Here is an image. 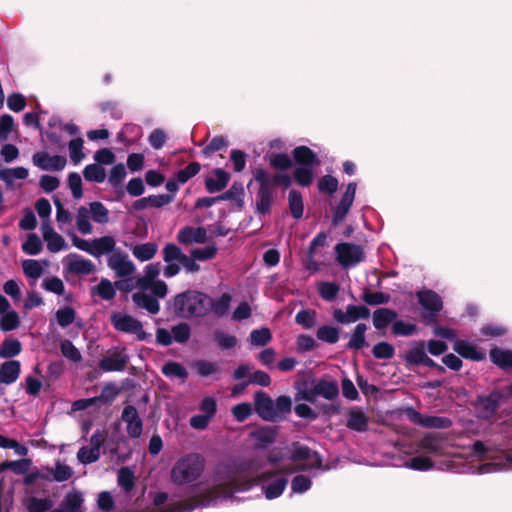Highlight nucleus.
I'll use <instances>...</instances> for the list:
<instances>
[{"label":"nucleus","mask_w":512,"mask_h":512,"mask_svg":"<svg viewBox=\"0 0 512 512\" xmlns=\"http://www.w3.org/2000/svg\"><path fill=\"white\" fill-rule=\"evenodd\" d=\"M296 471L293 466L282 467L279 470L265 471L254 478L241 479L237 475H230L229 478L220 482L200 494L194 495L178 504V512H191L198 507H207L219 498H229L235 492L247 491L254 485L265 482L279 473L292 474Z\"/></svg>","instance_id":"nucleus-1"},{"label":"nucleus","mask_w":512,"mask_h":512,"mask_svg":"<svg viewBox=\"0 0 512 512\" xmlns=\"http://www.w3.org/2000/svg\"><path fill=\"white\" fill-rule=\"evenodd\" d=\"M210 296L204 292L187 289L176 294L166 303L171 313L184 320L202 319L208 316Z\"/></svg>","instance_id":"nucleus-2"},{"label":"nucleus","mask_w":512,"mask_h":512,"mask_svg":"<svg viewBox=\"0 0 512 512\" xmlns=\"http://www.w3.org/2000/svg\"><path fill=\"white\" fill-rule=\"evenodd\" d=\"M291 155L297 164L293 170V180L301 187H309L314 181V169L321 164L317 153L308 146L300 145L292 150Z\"/></svg>","instance_id":"nucleus-3"},{"label":"nucleus","mask_w":512,"mask_h":512,"mask_svg":"<svg viewBox=\"0 0 512 512\" xmlns=\"http://www.w3.org/2000/svg\"><path fill=\"white\" fill-rule=\"evenodd\" d=\"M205 469L203 457L198 453H189L173 465L170 478L175 485H184L197 480Z\"/></svg>","instance_id":"nucleus-4"},{"label":"nucleus","mask_w":512,"mask_h":512,"mask_svg":"<svg viewBox=\"0 0 512 512\" xmlns=\"http://www.w3.org/2000/svg\"><path fill=\"white\" fill-rule=\"evenodd\" d=\"M295 401H307L315 404L317 397L321 396L326 400L332 401L339 395V387L336 381H330L325 378L319 379L311 387L307 381L296 383Z\"/></svg>","instance_id":"nucleus-5"},{"label":"nucleus","mask_w":512,"mask_h":512,"mask_svg":"<svg viewBox=\"0 0 512 512\" xmlns=\"http://www.w3.org/2000/svg\"><path fill=\"white\" fill-rule=\"evenodd\" d=\"M254 180L258 183L256 194V212L267 215L271 212V206L274 199V189L276 187L273 174L264 168H256L253 172Z\"/></svg>","instance_id":"nucleus-6"},{"label":"nucleus","mask_w":512,"mask_h":512,"mask_svg":"<svg viewBox=\"0 0 512 512\" xmlns=\"http://www.w3.org/2000/svg\"><path fill=\"white\" fill-rule=\"evenodd\" d=\"M110 323L116 331L134 334L140 341H145L151 336L144 331L142 322L129 314L113 312L110 315Z\"/></svg>","instance_id":"nucleus-7"},{"label":"nucleus","mask_w":512,"mask_h":512,"mask_svg":"<svg viewBox=\"0 0 512 512\" xmlns=\"http://www.w3.org/2000/svg\"><path fill=\"white\" fill-rule=\"evenodd\" d=\"M420 305L424 308L421 317L426 325L437 322L438 313L443 309L441 297L433 290H422L417 292Z\"/></svg>","instance_id":"nucleus-8"},{"label":"nucleus","mask_w":512,"mask_h":512,"mask_svg":"<svg viewBox=\"0 0 512 512\" xmlns=\"http://www.w3.org/2000/svg\"><path fill=\"white\" fill-rule=\"evenodd\" d=\"M335 252L338 263L344 268L353 267L365 258L363 247L353 243H338L335 246Z\"/></svg>","instance_id":"nucleus-9"},{"label":"nucleus","mask_w":512,"mask_h":512,"mask_svg":"<svg viewBox=\"0 0 512 512\" xmlns=\"http://www.w3.org/2000/svg\"><path fill=\"white\" fill-rule=\"evenodd\" d=\"M333 319L339 324H349L360 319H367L370 316V310L365 305L346 306V311L337 308L333 311Z\"/></svg>","instance_id":"nucleus-10"},{"label":"nucleus","mask_w":512,"mask_h":512,"mask_svg":"<svg viewBox=\"0 0 512 512\" xmlns=\"http://www.w3.org/2000/svg\"><path fill=\"white\" fill-rule=\"evenodd\" d=\"M254 410L261 419L269 422H277V415L274 411V401L262 390L254 394Z\"/></svg>","instance_id":"nucleus-11"},{"label":"nucleus","mask_w":512,"mask_h":512,"mask_svg":"<svg viewBox=\"0 0 512 512\" xmlns=\"http://www.w3.org/2000/svg\"><path fill=\"white\" fill-rule=\"evenodd\" d=\"M32 163L44 171H61L67 164V159L62 155L50 156L47 152H36L32 156Z\"/></svg>","instance_id":"nucleus-12"},{"label":"nucleus","mask_w":512,"mask_h":512,"mask_svg":"<svg viewBox=\"0 0 512 512\" xmlns=\"http://www.w3.org/2000/svg\"><path fill=\"white\" fill-rule=\"evenodd\" d=\"M64 268L68 273L74 275H90L95 271V265L89 259L71 253L64 259Z\"/></svg>","instance_id":"nucleus-13"},{"label":"nucleus","mask_w":512,"mask_h":512,"mask_svg":"<svg viewBox=\"0 0 512 512\" xmlns=\"http://www.w3.org/2000/svg\"><path fill=\"white\" fill-rule=\"evenodd\" d=\"M126 349L123 348L122 351L114 350L109 351L108 355L104 356L99 361V368L105 372L112 371H123L125 370L128 362L129 356L125 353Z\"/></svg>","instance_id":"nucleus-14"},{"label":"nucleus","mask_w":512,"mask_h":512,"mask_svg":"<svg viewBox=\"0 0 512 512\" xmlns=\"http://www.w3.org/2000/svg\"><path fill=\"white\" fill-rule=\"evenodd\" d=\"M121 419L126 423V431L130 438H138L143 431V421L139 413L133 405L124 407Z\"/></svg>","instance_id":"nucleus-15"},{"label":"nucleus","mask_w":512,"mask_h":512,"mask_svg":"<svg viewBox=\"0 0 512 512\" xmlns=\"http://www.w3.org/2000/svg\"><path fill=\"white\" fill-rule=\"evenodd\" d=\"M176 239L179 244L188 246L194 243L204 244L207 241V231L204 227L184 226L181 228Z\"/></svg>","instance_id":"nucleus-16"},{"label":"nucleus","mask_w":512,"mask_h":512,"mask_svg":"<svg viewBox=\"0 0 512 512\" xmlns=\"http://www.w3.org/2000/svg\"><path fill=\"white\" fill-rule=\"evenodd\" d=\"M293 450L290 459L293 462L309 460L311 468H320L322 465V458L318 452L313 451L308 446L301 445L299 442L292 444Z\"/></svg>","instance_id":"nucleus-17"},{"label":"nucleus","mask_w":512,"mask_h":512,"mask_svg":"<svg viewBox=\"0 0 512 512\" xmlns=\"http://www.w3.org/2000/svg\"><path fill=\"white\" fill-rule=\"evenodd\" d=\"M109 268L115 271L118 277H127L134 273L135 265L123 252H116L107 259Z\"/></svg>","instance_id":"nucleus-18"},{"label":"nucleus","mask_w":512,"mask_h":512,"mask_svg":"<svg viewBox=\"0 0 512 512\" xmlns=\"http://www.w3.org/2000/svg\"><path fill=\"white\" fill-rule=\"evenodd\" d=\"M418 447L427 454L440 455L444 449V438L440 433H427L420 439Z\"/></svg>","instance_id":"nucleus-19"},{"label":"nucleus","mask_w":512,"mask_h":512,"mask_svg":"<svg viewBox=\"0 0 512 512\" xmlns=\"http://www.w3.org/2000/svg\"><path fill=\"white\" fill-rule=\"evenodd\" d=\"M166 257L167 259H177V262L184 267L187 273H197L200 271V265L197 264L194 255L191 252L189 255L184 254L176 244L173 249L168 251Z\"/></svg>","instance_id":"nucleus-20"},{"label":"nucleus","mask_w":512,"mask_h":512,"mask_svg":"<svg viewBox=\"0 0 512 512\" xmlns=\"http://www.w3.org/2000/svg\"><path fill=\"white\" fill-rule=\"evenodd\" d=\"M212 173L215 178L207 177L204 181L206 190L211 194L225 189L230 180V174L222 168H215Z\"/></svg>","instance_id":"nucleus-21"},{"label":"nucleus","mask_w":512,"mask_h":512,"mask_svg":"<svg viewBox=\"0 0 512 512\" xmlns=\"http://www.w3.org/2000/svg\"><path fill=\"white\" fill-rule=\"evenodd\" d=\"M21 373V363L18 360H8L0 364V381L5 385L15 383Z\"/></svg>","instance_id":"nucleus-22"},{"label":"nucleus","mask_w":512,"mask_h":512,"mask_svg":"<svg viewBox=\"0 0 512 512\" xmlns=\"http://www.w3.org/2000/svg\"><path fill=\"white\" fill-rule=\"evenodd\" d=\"M453 350L461 357L472 361H481L485 358V354L477 349V347L465 340H457L453 345Z\"/></svg>","instance_id":"nucleus-23"},{"label":"nucleus","mask_w":512,"mask_h":512,"mask_svg":"<svg viewBox=\"0 0 512 512\" xmlns=\"http://www.w3.org/2000/svg\"><path fill=\"white\" fill-rule=\"evenodd\" d=\"M397 317L398 314L393 309L378 308L373 312V326L378 331L386 329L390 324H393Z\"/></svg>","instance_id":"nucleus-24"},{"label":"nucleus","mask_w":512,"mask_h":512,"mask_svg":"<svg viewBox=\"0 0 512 512\" xmlns=\"http://www.w3.org/2000/svg\"><path fill=\"white\" fill-rule=\"evenodd\" d=\"M116 242L112 236H102L92 240L91 256L99 258L102 255L113 254Z\"/></svg>","instance_id":"nucleus-25"},{"label":"nucleus","mask_w":512,"mask_h":512,"mask_svg":"<svg viewBox=\"0 0 512 512\" xmlns=\"http://www.w3.org/2000/svg\"><path fill=\"white\" fill-rule=\"evenodd\" d=\"M132 300L137 307L146 309L150 314L155 315L160 311L158 299L145 292L134 293Z\"/></svg>","instance_id":"nucleus-26"},{"label":"nucleus","mask_w":512,"mask_h":512,"mask_svg":"<svg viewBox=\"0 0 512 512\" xmlns=\"http://www.w3.org/2000/svg\"><path fill=\"white\" fill-rule=\"evenodd\" d=\"M277 432V427L264 426L254 430L251 433V436L257 442L258 447L265 448L269 444L275 442Z\"/></svg>","instance_id":"nucleus-27"},{"label":"nucleus","mask_w":512,"mask_h":512,"mask_svg":"<svg viewBox=\"0 0 512 512\" xmlns=\"http://www.w3.org/2000/svg\"><path fill=\"white\" fill-rule=\"evenodd\" d=\"M368 422L369 418L363 411L359 409H352L348 413L346 426L353 431L365 432L368 428Z\"/></svg>","instance_id":"nucleus-28"},{"label":"nucleus","mask_w":512,"mask_h":512,"mask_svg":"<svg viewBox=\"0 0 512 512\" xmlns=\"http://www.w3.org/2000/svg\"><path fill=\"white\" fill-rule=\"evenodd\" d=\"M83 502L84 499L81 492L72 490L66 493L59 509L63 510V512H82L80 508Z\"/></svg>","instance_id":"nucleus-29"},{"label":"nucleus","mask_w":512,"mask_h":512,"mask_svg":"<svg viewBox=\"0 0 512 512\" xmlns=\"http://www.w3.org/2000/svg\"><path fill=\"white\" fill-rule=\"evenodd\" d=\"M489 356L491 361L503 370L512 369V350H503L494 347L490 350Z\"/></svg>","instance_id":"nucleus-30"},{"label":"nucleus","mask_w":512,"mask_h":512,"mask_svg":"<svg viewBox=\"0 0 512 512\" xmlns=\"http://www.w3.org/2000/svg\"><path fill=\"white\" fill-rule=\"evenodd\" d=\"M160 274V263H150L145 267L144 275L137 279V285L142 290H148L152 282L157 281Z\"/></svg>","instance_id":"nucleus-31"},{"label":"nucleus","mask_w":512,"mask_h":512,"mask_svg":"<svg viewBox=\"0 0 512 512\" xmlns=\"http://www.w3.org/2000/svg\"><path fill=\"white\" fill-rule=\"evenodd\" d=\"M231 296L228 293H223L218 299L214 300L210 297L208 306V315L213 312L217 317H223L229 310Z\"/></svg>","instance_id":"nucleus-32"},{"label":"nucleus","mask_w":512,"mask_h":512,"mask_svg":"<svg viewBox=\"0 0 512 512\" xmlns=\"http://www.w3.org/2000/svg\"><path fill=\"white\" fill-rule=\"evenodd\" d=\"M158 245L154 242H147L137 244L132 248L133 256L141 261L145 262L151 260L157 253Z\"/></svg>","instance_id":"nucleus-33"},{"label":"nucleus","mask_w":512,"mask_h":512,"mask_svg":"<svg viewBox=\"0 0 512 512\" xmlns=\"http://www.w3.org/2000/svg\"><path fill=\"white\" fill-rule=\"evenodd\" d=\"M288 206L294 219H300L304 213L303 197L300 191L291 190L288 194Z\"/></svg>","instance_id":"nucleus-34"},{"label":"nucleus","mask_w":512,"mask_h":512,"mask_svg":"<svg viewBox=\"0 0 512 512\" xmlns=\"http://www.w3.org/2000/svg\"><path fill=\"white\" fill-rule=\"evenodd\" d=\"M244 187L241 182H234L231 187L226 190L224 193L219 195L220 201L224 200H234L239 209H242L244 206Z\"/></svg>","instance_id":"nucleus-35"},{"label":"nucleus","mask_w":512,"mask_h":512,"mask_svg":"<svg viewBox=\"0 0 512 512\" xmlns=\"http://www.w3.org/2000/svg\"><path fill=\"white\" fill-rule=\"evenodd\" d=\"M367 330V326L364 323H359L356 325L350 340L348 341L346 348L353 350H360L363 347L367 346V342L365 339V332Z\"/></svg>","instance_id":"nucleus-36"},{"label":"nucleus","mask_w":512,"mask_h":512,"mask_svg":"<svg viewBox=\"0 0 512 512\" xmlns=\"http://www.w3.org/2000/svg\"><path fill=\"white\" fill-rule=\"evenodd\" d=\"M501 397L499 392H492L488 396L479 399V405L486 417L492 416L497 412Z\"/></svg>","instance_id":"nucleus-37"},{"label":"nucleus","mask_w":512,"mask_h":512,"mask_svg":"<svg viewBox=\"0 0 512 512\" xmlns=\"http://www.w3.org/2000/svg\"><path fill=\"white\" fill-rule=\"evenodd\" d=\"M22 351V344L18 339H4L0 347V357L12 360Z\"/></svg>","instance_id":"nucleus-38"},{"label":"nucleus","mask_w":512,"mask_h":512,"mask_svg":"<svg viewBox=\"0 0 512 512\" xmlns=\"http://www.w3.org/2000/svg\"><path fill=\"white\" fill-rule=\"evenodd\" d=\"M174 247V243H167L162 249L163 260L166 263L163 273L164 276L167 278L176 276L181 270L180 263L177 262V259H167L166 257L168 251H170V249H173Z\"/></svg>","instance_id":"nucleus-39"},{"label":"nucleus","mask_w":512,"mask_h":512,"mask_svg":"<svg viewBox=\"0 0 512 512\" xmlns=\"http://www.w3.org/2000/svg\"><path fill=\"white\" fill-rule=\"evenodd\" d=\"M288 484V480L285 477H278L269 483L264 490L265 497L269 500L278 498L282 495Z\"/></svg>","instance_id":"nucleus-40"},{"label":"nucleus","mask_w":512,"mask_h":512,"mask_svg":"<svg viewBox=\"0 0 512 512\" xmlns=\"http://www.w3.org/2000/svg\"><path fill=\"white\" fill-rule=\"evenodd\" d=\"M339 328L331 325H322L318 328L316 332V337L318 340L328 343L335 344L339 340Z\"/></svg>","instance_id":"nucleus-41"},{"label":"nucleus","mask_w":512,"mask_h":512,"mask_svg":"<svg viewBox=\"0 0 512 512\" xmlns=\"http://www.w3.org/2000/svg\"><path fill=\"white\" fill-rule=\"evenodd\" d=\"M269 165L275 170L286 171L292 168L293 160L287 153H272L269 156Z\"/></svg>","instance_id":"nucleus-42"},{"label":"nucleus","mask_w":512,"mask_h":512,"mask_svg":"<svg viewBox=\"0 0 512 512\" xmlns=\"http://www.w3.org/2000/svg\"><path fill=\"white\" fill-rule=\"evenodd\" d=\"M196 373L201 377H209L222 371L216 362L208 360H197L193 365Z\"/></svg>","instance_id":"nucleus-43"},{"label":"nucleus","mask_w":512,"mask_h":512,"mask_svg":"<svg viewBox=\"0 0 512 512\" xmlns=\"http://www.w3.org/2000/svg\"><path fill=\"white\" fill-rule=\"evenodd\" d=\"M83 176L87 181L102 183L106 178L105 169L98 164H89L83 170Z\"/></svg>","instance_id":"nucleus-44"},{"label":"nucleus","mask_w":512,"mask_h":512,"mask_svg":"<svg viewBox=\"0 0 512 512\" xmlns=\"http://www.w3.org/2000/svg\"><path fill=\"white\" fill-rule=\"evenodd\" d=\"M20 325V317L14 310L8 311L1 315L0 318V330L3 332H9L15 330Z\"/></svg>","instance_id":"nucleus-45"},{"label":"nucleus","mask_w":512,"mask_h":512,"mask_svg":"<svg viewBox=\"0 0 512 512\" xmlns=\"http://www.w3.org/2000/svg\"><path fill=\"white\" fill-rule=\"evenodd\" d=\"M453 425V421L444 416H425L421 421V426L425 428L448 429Z\"/></svg>","instance_id":"nucleus-46"},{"label":"nucleus","mask_w":512,"mask_h":512,"mask_svg":"<svg viewBox=\"0 0 512 512\" xmlns=\"http://www.w3.org/2000/svg\"><path fill=\"white\" fill-rule=\"evenodd\" d=\"M162 373L167 377H178L181 380H186L188 378V371L186 368L174 361H169L162 367Z\"/></svg>","instance_id":"nucleus-47"},{"label":"nucleus","mask_w":512,"mask_h":512,"mask_svg":"<svg viewBox=\"0 0 512 512\" xmlns=\"http://www.w3.org/2000/svg\"><path fill=\"white\" fill-rule=\"evenodd\" d=\"M292 410V400L287 395H281L276 398L274 402V411L277 415V422L283 420L286 414H289Z\"/></svg>","instance_id":"nucleus-48"},{"label":"nucleus","mask_w":512,"mask_h":512,"mask_svg":"<svg viewBox=\"0 0 512 512\" xmlns=\"http://www.w3.org/2000/svg\"><path fill=\"white\" fill-rule=\"evenodd\" d=\"M361 299L368 305H381L389 302L390 295L383 292H372L368 288H365Z\"/></svg>","instance_id":"nucleus-49"},{"label":"nucleus","mask_w":512,"mask_h":512,"mask_svg":"<svg viewBox=\"0 0 512 512\" xmlns=\"http://www.w3.org/2000/svg\"><path fill=\"white\" fill-rule=\"evenodd\" d=\"M42 249V241L35 233L28 234L26 241L22 244V250L28 255H37Z\"/></svg>","instance_id":"nucleus-50"},{"label":"nucleus","mask_w":512,"mask_h":512,"mask_svg":"<svg viewBox=\"0 0 512 512\" xmlns=\"http://www.w3.org/2000/svg\"><path fill=\"white\" fill-rule=\"evenodd\" d=\"M201 170V165L199 162H191L184 169L177 171L174 175L176 180L184 184L192 177L196 176Z\"/></svg>","instance_id":"nucleus-51"},{"label":"nucleus","mask_w":512,"mask_h":512,"mask_svg":"<svg viewBox=\"0 0 512 512\" xmlns=\"http://www.w3.org/2000/svg\"><path fill=\"white\" fill-rule=\"evenodd\" d=\"M92 219L96 223L106 224L109 221V211L103 203L95 201L90 203Z\"/></svg>","instance_id":"nucleus-52"},{"label":"nucleus","mask_w":512,"mask_h":512,"mask_svg":"<svg viewBox=\"0 0 512 512\" xmlns=\"http://www.w3.org/2000/svg\"><path fill=\"white\" fill-rule=\"evenodd\" d=\"M295 322L305 329H311L316 325V311L310 309L300 310L295 316Z\"/></svg>","instance_id":"nucleus-53"},{"label":"nucleus","mask_w":512,"mask_h":512,"mask_svg":"<svg viewBox=\"0 0 512 512\" xmlns=\"http://www.w3.org/2000/svg\"><path fill=\"white\" fill-rule=\"evenodd\" d=\"M392 334L395 336H412L417 331V326L413 323H406L403 320H396L391 326Z\"/></svg>","instance_id":"nucleus-54"},{"label":"nucleus","mask_w":512,"mask_h":512,"mask_svg":"<svg viewBox=\"0 0 512 512\" xmlns=\"http://www.w3.org/2000/svg\"><path fill=\"white\" fill-rule=\"evenodd\" d=\"M426 355L427 354L424 350V342H420L417 347L410 349L405 354L404 359H405L407 365L417 366L422 363V361Z\"/></svg>","instance_id":"nucleus-55"},{"label":"nucleus","mask_w":512,"mask_h":512,"mask_svg":"<svg viewBox=\"0 0 512 512\" xmlns=\"http://www.w3.org/2000/svg\"><path fill=\"white\" fill-rule=\"evenodd\" d=\"M372 354L377 359L388 360L394 357L395 348L388 342H379L374 345Z\"/></svg>","instance_id":"nucleus-56"},{"label":"nucleus","mask_w":512,"mask_h":512,"mask_svg":"<svg viewBox=\"0 0 512 512\" xmlns=\"http://www.w3.org/2000/svg\"><path fill=\"white\" fill-rule=\"evenodd\" d=\"M173 340L178 343H186L191 336V327L187 322H181L171 328Z\"/></svg>","instance_id":"nucleus-57"},{"label":"nucleus","mask_w":512,"mask_h":512,"mask_svg":"<svg viewBox=\"0 0 512 512\" xmlns=\"http://www.w3.org/2000/svg\"><path fill=\"white\" fill-rule=\"evenodd\" d=\"M83 144L84 141L81 137L70 140L68 144L70 158L74 164H78L85 157Z\"/></svg>","instance_id":"nucleus-58"},{"label":"nucleus","mask_w":512,"mask_h":512,"mask_svg":"<svg viewBox=\"0 0 512 512\" xmlns=\"http://www.w3.org/2000/svg\"><path fill=\"white\" fill-rule=\"evenodd\" d=\"M318 293L322 299L333 301L339 293V286L335 282H321L319 284Z\"/></svg>","instance_id":"nucleus-59"},{"label":"nucleus","mask_w":512,"mask_h":512,"mask_svg":"<svg viewBox=\"0 0 512 512\" xmlns=\"http://www.w3.org/2000/svg\"><path fill=\"white\" fill-rule=\"evenodd\" d=\"M52 474L53 480L57 482H64L69 480L73 475V470L70 466L62 464L59 461L56 462L55 469H49Z\"/></svg>","instance_id":"nucleus-60"},{"label":"nucleus","mask_w":512,"mask_h":512,"mask_svg":"<svg viewBox=\"0 0 512 512\" xmlns=\"http://www.w3.org/2000/svg\"><path fill=\"white\" fill-rule=\"evenodd\" d=\"M272 339V333L269 328L263 327L255 329L250 333V342L255 346H264Z\"/></svg>","instance_id":"nucleus-61"},{"label":"nucleus","mask_w":512,"mask_h":512,"mask_svg":"<svg viewBox=\"0 0 512 512\" xmlns=\"http://www.w3.org/2000/svg\"><path fill=\"white\" fill-rule=\"evenodd\" d=\"M60 350L64 357L73 362H79L82 359L80 351L75 347L72 341L68 339H64L61 341Z\"/></svg>","instance_id":"nucleus-62"},{"label":"nucleus","mask_w":512,"mask_h":512,"mask_svg":"<svg viewBox=\"0 0 512 512\" xmlns=\"http://www.w3.org/2000/svg\"><path fill=\"white\" fill-rule=\"evenodd\" d=\"M339 182L332 175H324L318 180V189L322 193L334 194L338 189Z\"/></svg>","instance_id":"nucleus-63"},{"label":"nucleus","mask_w":512,"mask_h":512,"mask_svg":"<svg viewBox=\"0 0 512 512\" xmlns=\"http://www.w3.org/2000/svg\"><path fill=\"white\" fill-rule=\"evenodd\" d=\"M53 506V502L49 498H36L32 497L29 500L27 508L29 512H46Z\"/></svg>","instance_id":"nucleus-64"}]
</instances>
